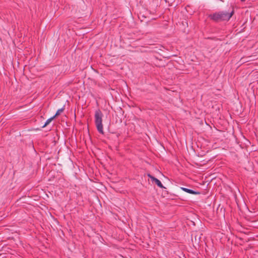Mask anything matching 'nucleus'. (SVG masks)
<instances>
[{
	"label": "nucleus",
	"mask_w": 258,
	"mask_h": 258,
	"mask_svg": "<svg viewBox=\"0 0 258 258\" xmlns=\"http://www.w3.org/2000/svg\"><path fill=\"white\" fill-rule=\"evenodd\" d=\"M234 13V9L231 11H221L216 12L209 15V18L212 21L219 22L223 21H228Z\"/></svg>",
	"instance_id": "obj_1"
},
{
	"label": "nucleus",
	"mask_w": 258,
	"mask_h": 258,
	"mask_svg": "<svg viewBox=\"0 0 258 258\" xmlns=\"http://www.w3.org/2000/svg\"><path fill=\"white\" fill-rule=\"evenodd\" d=\"M103 116V114L100 109L95 111L94 115L95 125L98 132L102 135L104 133L102 124Z\"/></svg>",
	"instance_id": "obj_2"
},
{
	"label": "nucleus",
	"mask_w": 258,
	"mask_h": 258,
	"mask_svg": "<svg viewBox=\"0 0 258 258\" xmlns=\"http://www.w3.org/2000/svg\"><path fill=\"white\" fill-rule=\"evenodd\" d=\"M148 176L150 178V179H151V180L152 181H154L155 182V183L160 188H165L162 183H161V182L157 178H155V177L153 176L152 175H151V174H148Z\"/></svg>",
	"instance_id": "obj_3"
},
{
	"label": "nucleus",
	"mask_w": 258,
	"mask_h": 258,
	"mask_svg": "<svg viewBox=\"0 0 258 258\" xmlns=\"http://www.w3.org/2000/svg\"><path fill=\"white\" fill-rule=\"evenodd\" d=\"M181 189L185 191V192H186L188 194H192V195H198L200 194L199 192H197V191H196L195 190H193L192 189H188V188H185V187H181Z\"/></svg>",
	"instance_id": "obj_4"
},
{
	"label": "nucleus",
	"mask_w": 258,
	"mask_h": 258,
	"mask_svg": "<svg viewBox=\"0 0 258 258\" xmlns=\"http://www.w3.org/2000/svg\"><path fill=\"white\" fill-rule=\"evenodd\" d=\"M54 117L53 116L48 118L47 119L46 122H45L44 124L42 126V127H45L46 125H47L53 119Z\"/></svg>",
	"instance_id": "obj_5"
},
{
	"label": "nucleus",
	"mask_w": 258,
	"mask_h": 258,
	"mask_svg": "<svg viewBox=\"0 0 258 258\" xmlns=\"http://www.w3.org/2000/svg\"><path fill=\"white\" fill-rule=\"evenodd\" d=\"M64 110L63 108H61L60 109H59L55 114L53 116V117L55 118L56 116L58 115L61 112H62Z\"/></svg>",
	"instance_id": "obj_6"
},
{
	"label": "nucleus",
	"mask_w": 258,
	"mask_h": 258,
	"mask_svg": "<svg viewBox=\"0 0 258 258\" xmlns=\"http://www.w3.org/2000/svg\"><path fill=\"white\" fill-rule=\"evenodd\" d=\"M245 0H241V2H244L245 1Z\"/></svg>",
	"instance_id": "obj_7"
}]
</instances>
